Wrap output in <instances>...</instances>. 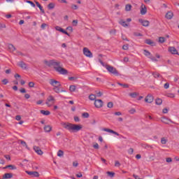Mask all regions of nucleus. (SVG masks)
I'll list each match as a JSON object with an SVG mask.
<instances>
[{
	"instance_id": "nucleus-52",
	"label": "nucleus",
	"mask_w": 179,
	"mask_h": 179,
	"mask_svg": "<svg viewBox=\"0 0 179 179\" xmlns=\"http://www.w3.org/2000/svg\"><path fill=\"white\" fill-rule=\"evenodd\" d=\"M166 163H171L173 162V159L171 157H168L166 159Z\"/></svg>"
},
{
	"instance_id": "nucleus-55",
	"label": "nucleus",
	"mask_w": 179,
	"mask_h": 179,
	"mask_svg": "<svg viewBox=\"0 0 179 179\" xmlns=\"http://www.w3.org/2000/svg\"><path fill=\"white\" fill-rule=\"evenodd\" d=\"M107 174H108V176H110V177H114L115 173L113 172H110V171H108Z\"/></svg>"
},
{
	"instance_id": "nucleus-56",
	"label": "nucleus",
	"mask_w": 179,
	"mask_h": 179,
	"mask_svg": "<svg viewBox=\"0 0 179 179\" xmlns=\"http://www.w3.org/2000/svg\"><path fill=\"white\" fill-rule=\"evenodd\" d=\"M129 155H132L134 153V148H129L128 150Z\"/></svg>"
},
{
	"instance_id": "nucleus-13",
	"label": "nucleus",
	"mask_w": 179,
	"mask_h": 179,
	"mask_svg": "<svg viewBox=\"0 0 179 179\" xmlns=\"http://www.w3.org/2000/svg\"><path fill=\"white\" fill-rule=\"evenodd\" d=\"M140 12L141 15H146L148 13V8H146V6H145V4H141Z\"/></svg>"
},
{
	"instance_id": "nucleus-46",
	"label": "nucleus",
	"mask_w": 179,
	"mask_h": 179,
	"mask_svg": "<svg viewBox=\"0 0 179 179\" xmlns=\"http://www.w3.org/2000/svg\"><path fill=\"white\" fill-rule=\"evenodd\" d=\"M170 87V83H166L164 85V89H169Z\"/></svg>"
},
{
	"instance_id": "nucleus-11",
	"label": "nucleus",
	"mask_w": 179,
	"mask_h": 179,
	"mask_svg": "<svg viewBox=\"0 0 179 179\" xmlns=\"http://www.w3.org/2000/svg\"><path fill=\"white\" fill-rule=\"evenodd\" d=\"M168 51L174 55H178V51L174 47H169Z\"/></svg>"
},
{
	"instance_id": "nucleus-6",
	"label": "nucleus",
	"mask_w": 179,
	"mask_h": 179,
	"mask_svg": "<svg viewBox=\"0 0 179 179\" xmlns=\"http://www.w3.org/2000/svg\"><path fill=\"white\" fill-rule=\"evenodd\" d=\"M56 72H58L59 75H68V70L64 68H55Z\"/></svg>"
},
{
	"instance_id": "nucleus-47",
	"label": "nucleus",
	"mask_w": 179,
	"mask_h": 179,
	"mask_svg": "<svg viewBox=\"0 0 179 179\" xmlns=\"http://www.w3.org/2000/svg\"><path fill=\"white\" fill-rule=\"evenodd\" d=\"M2 83L4 85H8L9 83V80L8 79H3L1 80Z\"/></svg>"
},
{
	"instance_id": "nucleus-62",
	"label": "nucleus",
	"mask_w": 179,
	"mask_h": 179,
	"mask_svg": "<svg viewBox=\"0 0 179 179\" xmlns=\"http://www.w3.org/2000/svg\"><path fill=\"white\" fill-rule=\"evenodd\" d=\"M15 120H16L17 121H20V120H22V117H21L20 115H17V116L15 117Z\"/></svg>"
},
{
	"instance_id": "nucleus-37",
	"label": "nucleus",
	"mask_w": 179,
	"mask_h": 179,
	"mask_svg": "<svg viewBox=\"0 0 179 179\" xmlns=\"http://www.w3.org/2000/svg\"><path fill=\"white\" fill-rule=\"evenodd\" d=\"M58 157H62L64 156V151L59 150L57 152Z\"/></svg>"
},
{
	"instance_id": "nucleus-33",
	"label": "nucleus",
	"mask_w": 179,
	"mask_h": 179,
	"mask_svg": "<svg viewBox=\"0 0 179 179\" xmlns=\"http://www.w3.org/2000/svg\"><path fill=\"white\" fill-rule=\"evenodd\" d=\"M162 103H163V100H162V99H157L155 101V103L157 106H160L162 104Z\"/></svg>"
},
{
	"instance_id": "nucleus-10",
	"label": "nucleus",
	"mask_w": 179,
	"mask_h": 179,
	"mask_svg": "<svg viewBox=\"0 0 179 179\" xmlns=\"http://www.w3.org/2000/svg\"><path fill=\"white\" fill-rule=\"evenodd\" d=\"M55 30H57V31H60V33H63V34H66V36H68L69 37V36H71L68 32H66V31H65L64 29H62L59 26H56Z\"/></svg>"
},
{
	"instance_id": "nucleus-30",
	"label": "nucleus",
	"mask_w": 179,
	"mask_h": 179,
	"mask_svg": "<svg viewBox=\"0 0 179 179\" xmlns=\"http://www.w3.org/2000/svg\"><path fill=\"white\" fill-rule=\"evenodd\" d=\"M89 99L91 100V101H96V95L92 94L89 96Z\"/></svg>"
},
{
	"instance_id": "nucleus-21",
	"label": "nucleus",
	"mask_w": 179,
	"mask_h": 179,
	"mask_svg": "<svg viewBox=\"0 0 179 179\" xmlns=\"http://www.w3.org/2000/svg\"><path fill=\"white\" fill-rule=\"evenodd\" d=\"M7 47H8L9 51H10L11 52H13V51H15L16 50V48H15L14 45L12 44H8L7 45Z\"/></svg>"
},
{
	"instance_id": "nucleus-19",
	"label": "nucleus",
	"mask_w": 179,
	"mask_h": 179,
	"mask_svg": "<svg viewBox=\"0 0 179 179\" xmlns=\"http://www.w3.org/2000/svg\"><path fill=\"white\" fill-rule=\"evenodd\" d=\"M52 130V127L50 125H45L44 127L45 132H51Z\"/></svg>"
},
{
	"instance_id": "nucleus-64",
	"label": "nucleus",
	"mask_w": 179,
	"mask_h": 179,
	"mask_svg": "<svg viewBox=\"0 0 179 179\" xmlns=\"http://www.w3.org/2000/svg\"><path fill=\"white\" fill-rule=\"evenodd\" d=\"M43 101H43V100H39V101H36V104H38V106H40V104H43Z\"/></svg>"
},
{
	"instance_id": "nucleus-1",
	"label": "nucleus",
	"mask_w": 179,
	"mask_h": 179,
	"mask_svg": "<svg viewBox=\"0 0 179 179\" xmlns=\"http://www.w3.org/2000/svg\"><path fill=\"white\" fill-rule=\"evenodd\" d=\"M62 127H64L65 129L69 131V132H79L83 128L82 124H75L72 123H61Z\"/></svg>"
},
{
	"instance_id": "nucleus-23",
	"label": "nucleus",
	"mask_w": 179,
	"mask_h": 179,
	"mask_svg": "<svg viewBox=\"0 0 179 179\" xmlns=\"http://www.w3.org/2000/svg\"><path fill=\"white\" fill-rule=\"evenodd\" d=\"M17 66L20 68H27V65H26V64H24L23 62H20L17 63Z\"/></svg>"
},
{
	"instance_id": "nucleus-50",
	"label": "nucleus",
	"mask_w": 179,
	"mask_h": 179,
	"mask_svg": "<svg viewBox=\"0 0 179 179\" xmlns=\"http://www.w3.org/2000/svg\"><path fill=\"white\" fill-rule=\"evenodd\" d=\"M6 25L5 24L0 23V30H2V29H6Z\"/></svg>"
},
{
	"instance_id": "nucleus-42",
	"label": "nucleus",
	"mask_w": 179,
	"mask_h": 179,
	"mask_svg": "<svg viewBox=\"0 0 179 179\" xmlns=\"http://www.w3.org/2000/svg\"><path fill=\"white\" fill-rule=\"evenodd\" d=\"M114 107V103L113 102H108L107 104L108 108H113Z\"/></svg>"
},
{
	"instance_id": "nucleus-4",
	"label": "nucleus",
	"mask_w": 179,
	"mask_h": 179,
	"mask_svg": "<svg viewBox=\"0 0 179 179\" xmlns=\"http://www.w3.org/2000/svg\"><path fill=\"white\" fill-rule=\"evenodd\" d=\"M55 103V98L52 95H50L45 101V104L48 107H52Z\"/></svg>"
},
{
	"instance_id": "nucleus-49",
	"label": "nucleus",
	"mask_w": 179,
	"mask_h": 179,
	"mask_svg": "<svg viewBox=\"0 0 179 179\" xmlns=\"http://www.w3.org/2000/svg\"><path fill=\"white\" fill-rule=\"evenodd\" d=\"M129 48V46L128 45V44L124 45L122 46V50H128Z\"/></svg>"
},
{
	"instance_id": "nucleus-57",
	"label": "nucleus",
	"mask_w": 179,
	"mask_h": 179,
	"mask_svg": "<svg viewBox=\"0 0 179 179\" xmlns=\"http://www.w3.org/2000/svg\"><path fill=\"white\" fill-rule=\"evenodd\" d=\"M73 167H78V166H79V163H78V162H73Z\"/></svg>"
},
{
	"instance_id": "nucleus-61",
	"label": "nucleus",
	"mask_w": 179,
	"mask_h": 179,
	"mask_svg": "<svg viewBox=\"0 0 179 179\" xmlns=\"http://www.w3.org/2000/svg\"><path fill=\"white\" fill-rule=\"evenodd\" d=\"M115 115H117L118 117H120V115H122V113L121 112H115L114 113Z\"/></svg>"
},
{
	"instance_id": "nucleus-36",
	"label": "nucleus",
	"mask_w": 179,
	"mask_h": 179,
	"mask_svg": "<svg viewBox=\"0 0 179 179\" xmlns=\"http://www.w3.org/2000/svg\"><path fill=\"white\" fill-rule=\"evenodd\" d=\"M7 169H10V170H16L17 168L15 165H8L6 166Z\"/></svg>"
},
{
	"instance_id": "nucleus-22",
	"label": "nucleus",
	"mask_w": 179,
	"mask_h": 179,
	"mask_svg": "<svg viewBox=\"0 0 179 179\" xmlns=\"http://www.w3.org/2000/svg\"><path fill=\"white\" fill-rule=\"evenodd\" d=\"M119 23L123 27H128V24L124 20H120L119 21Z\"/></svg>"
},
{
	"instance_id": "nucleus-38",
	"label": "nucleus",
	"mask_w": 179,
	"mask_h": 179,
	"mask_svg": "<svg viewBox=\"0 0 179 179\" xmlns=\"http://www.w3.org/2000/svg\"><path fill=\"white\" fill-rule=\"evenodd\" d=\"M70 92H75L76 90V86L75 85H71L69 87Z\"/></svg>"
},
{
	"instance_id": "nucleus-40",
	"label": "nucleus",
	"mask_w": 179,
	"mask_h": 179,
	"mask_svg": "<svg viewBox=\"0 0 179 179\" xmlns=\"http://www.w3.org/2000/svg\"><path fill=\"white\" fill-rule=\"evenodd\" d=\"M21 145H22V146H24V148H26V149H29V147L27 146V144L23 141H20Z\"/></svg>"
},
{
	"instance_id": "nucleus-58",
	"label": "nucleus",
	"mask_w": 179,
	"mask_h": 179,
	"mask_svg": "<svg viewBox=\"0 0 179 179\" xmlns=\"http://www.w3.org/2000/svg\"><path fill=\"white\" fill-rule=\"evenodd\" d=\"M74 121L76 122H79V121H80V119H79V117L76 116V117H74Z\"/></svg>"
},
{
	"instance_id": "nucleus-54",
	"label": "nucleus",
	"mask_w": 179,
	"mask_h": 179,
	"mask_svg": "<svg viewBox=\"0 0 179 179\" xmlns=\"http://www.w3.org/2000/svg\"><path fill=\"white\" fill-rule=\"evenodd\" d=\"M73 26H78V20H74L72 22Z\"/></svg>"
},
{
	"instance_id": "nucleus-48",
	"label": "nucleus",
	"mask_w": 179,
	"mask_h": 179,
	"mask_svg": "<svg viewBox=\"0 0 179 179\" xmlns=\"http://www.w3.org/2000/svg\"><path fill=\"white\" fill-rule=\"evenodd\" d=\"M134 35L136 36V37H142V34L138 33V32H134Z\"/></svg>"
},
{
	"instance_id": "nucleus-63",
	"label": "nucleus",
	"mask_w": 179,
	"mask_h": 179,
	"mask_svg": "<svg viewBox=\"0 0 179 179\" xmlns=\"http://www.w3.org/2000/svg\"><path fill=\"white\" fill-rule=\"evenodd\" d=\"M41 27L43 29H45V27H47V24H45V23L42 24Z\"/></svg>"
},
{
	"instance_id": "nucleus-35",
	"label": "nucleus",
	"mask_w": 179,
	"mask_h": 179,
	"mask_svg": "<svg viewBox=\"0 0 179 179\" xmlns=\"http://www.w3.org/2000/svg\"><path fill=\"white\" fill-rule=\"evenodd\" d=\"M48 9H54L55 8V3H50L48 6Z\"/></svg>"
},
{
	"instance_id": "nucleus-25",
	"label": "nucleus",
	"mask_w": 179,
	"mask_h": 179,
	"mask_svg": "<svg viewBox=\"0 0 179 179\" xmlns=\"http://www.w3.org/2000/svg\"><path fill=\"white\" fill-rule=\"evenodd\" d=\"M99 62L101 63V65L102 66H103V68H111V66H108L107 64L103 62V61H101V59H99Z\"/></svg>"
},
{
	"instance_id": "nucleus-44",
	"label": "nucleus",
	"mask_w": 179,
	"mask_h": 179,
	"mask_svg": "<svg viewBox=\"0 0 179 179\" xmlns=\"http://www.w3.org/2000/svg\"><path fill=\"white\" fill-rule=\"evenodd\" d=\"M26 2H27V3H30L31 6H32V8H36V4H34V3H33V1L27 0Z\"/></svg>"
},
{
	"instance_id": "nucleus-60",
	"label": "nucleus",
	"mask_w": 179,
	"mask_h": 179,
	"mask_svg": "<svg viewBox=\"0 0 179 179\" xmlns=\"http://www.w3.org/2000/svg\"><path fill=\"white\" fill-rule=\"evenodd\" d=\"M28 85L29 87H34V83L33 82H29Z\"/></svg>"
},
{
	"instance_id": "nucleus-41",
	"label": "nucleus",
	"mask_w": 179,
	"mask_h": 179,
	"mask_svg": "<svg viewBox=\"0 0 179 179\" xmlns=\"http://www.w3.org/2000/svg\"><path fill=\"white\" fill-rule=\"evenodd\" d=\"M161 143L162 145H166L167 143V139L166 138H162L161 139Z\"/></svg>"
},
{
	"instance_id": "nucleus-3",
	"label": "nucleus",
	"mask_w": 179,
	"mask_h": 179,
	"mask_svg": "<svg viewBox=\"0 0 179 179\" xmlns=\"http://www.w3.org/2000/svg\"><path fill=\"white\" fill-rule=\"evenodd\" d=\"M45 66H53V68H62V64L61 62L56 59H44L43 62Z\"/></svg>"
},
{
	"instance_id": "nucleus-8",
	"label": "nucleus",
	"mask_w": 179,
	"mask_h": 179,
	"mask_svg": "<svg viewBox=\"0 0 179 179\" xmlns=\"http://www.w3.org/2000/svg\"><path fill=\"white\" fill-rule=\"evenodd\" d=\"M106 69L111 75H114L115 76H118V75H120V73L115 68H107Z\"/></svg>"
},
{
	"instance_id": "nucleus-53",
	"label": "nucleus",
	"mask_w": 179,
	"mask_h": 179,
	"mask_svg": "<svg viewBox=\"0 0 179 179\" xmlns=\"http://www.w3.org/2000/svg\"><path fill=\"white\" fill-rule=\"evenodd\" d=\"M115 167H120V166H121V164L120 163V162L115 161Z\"/></svg>"
},
{
	"instance_id": "nucleus-14",
	"label": "nucleus",
	"mask_w": 179,
	"mask_h": 179,
	"mask_svg": "<svg viewBox=\"0 0 179 179\" xmlns=\"http://www.w3.org/2000/svg\"><path fill=\"white\" fill-rule=\"evenodd\" d=\"M153 100H154V98H153V96L150 95V94H148L145 98V103H153Z\"/></svg>"
},
{
	"instance_id": "nucleus-51",
	"label": "nucleus",
	"mask_w": 179,
	"mask_h": 179,
	"mask_svg": "<svg viewBox=\"0 0 179 179\" xmlns=\"http://www.w3.org/2000/svg\"><path fill=\"white\" fill-rule=\"evenodd\" d=\"M93 148H94V149H99V143H94Z\"/></svg>"
},
{
	"instance_id": "nucleus-34",
	"label": "nucleus",
	"mask_w": 179,
	"mask_h": 179,
	"mask_svg": "<svg viewBox=\"0 0 179 179\" xmlns=\"http://www.w3.org/2000/svg\"><path fill=\"white\" fill-rule=\"evenodd\" d=\"M71 8L73 9V10H78V9H79V6H78L76 4H71Z\"/></svg>"
},
{
	"instance_id": "nucleus-39",
	"label": "nucleus",
	"mask_w": 179,
	"mask_h": 179,
	"mask_svg": "<svg viewBox=\"0 0 179 179\" xmlns=\"http://www.w3.org/2000/svg\"><path fill=\"white\" fill-rule=\"evenodd\" d=\"M166 41V38L164 37H159V43L163 44Z\"/></svg>"
},
{
	"instance_id": "nucleus-5",
	"label": "nucleus",
	"mask_w": 179,
	"mask_h": 179,
	"mask_svg": "<svg viewBox=\"0 0 179 179\" xmlns=\"http://www.w3.org/2000/svg\"><path fill=\"white\" fill-rule=\"evenodd\" d=\"M83 55L87 57V58H92L93 57V53L87 48H84L83 49Z\"/></svg>"
},
{
	"instance_id": "nucleus-7",
	"label": "nucleus",
	"mask_w": 179,
	"mask_h": 179,
	"mask_svg": "<svg viewBox=\"0 0 179 179\" xmlns=\"http://www.w3.org/2000/svg\"><path fill=\"white\" fill-rule=\"evenodd\" d=\"M96 108H101L103 107L104 103L101 99H96L94 103Z\"/></svg>"
},
{
	"instance_id": "nucleus-24",
	"label": "nucleus",
	"mask_w": 179,
	"mask_h": 179,
	"mask_svg": "<svg viewBox=\"0 0 179 179\" xmlns=\"http://www.w3.org/2000/svg\"><path fill=\"white\" fill-rule=\"evenodd\" d=\"M13 177V174H12V173H5L3 176V179H5V178H12Z\"/></svg>"
},
{
	"instance_id": "nucleus-27",
	"label": "nucleus",
	"mask_w": 179,
	"mask_h": 179,
	"mask_svg": "<svg viewBox=\"0 0 179 179\" xmlns=\"http://www.w3.org/2000/svg\"><path fill=\"white\" fill-rule=\"evenodd\" d=\"M35 3L38 6V8L40 9L41 11H42L43 13H44V9H43V6L38 3V1H35Z\"/></svg>"
},
{
	"instance_id": "nucleus-43",
	"label": "nucleus",
	"mask_w": 179,
	"mask_h": 179,
	"mask_svg": "<svg viewBox=\"0 0 179 179\" xmlns=\"http://www.w3.org/2000/svg\"><path fill=\"white\" fill-rule=\"evenodd\" d=\"M82 117H83V118H89L90 115H89L88 113H83L82 114Z\"/></svg>"
},
{
	"instance_id": "nucleus-45",
	"label": "nucleus",
	"mask_w": 179,
	"mask_h": 179,
	"mask_svg": "<svg viewBox=\"0 0 179 179\" xmlns=\"http://www.w3.org/2000/svg\"><path fill=\"white\" fill-rule=\"evenodd\" d=\"M117 85H119L120 86H122V87H124V89L129 87V86L127 84H122V83H118Z\"/></svg>"
},
{
	"instance_id": "nucleus-20",
	"label": "nucleus",
	"mask_w": 179,
	"mask_h": 179,
	"mask_svg": "<svg viewBox=\"0 0 179 179\" xmlns=\"http://www.w3.org/2000/svg\"><path fill=\"white\" fill-rule=\"evenodd\" d=\"M173 16H174V14H173V12L171 11H169L166 14V19H173Z\"/></svg>"
},
{
	"instance_id": "nucleus-9",
	"label": "nucleus",
	"mask_w": 179,
	"mask_h": 179,
	"mask_svg": "<svg viewBox=\"0 0 179 179\" xmlns=\"http://www.w3.org/2000/svg\"><path fill=\"white\" fill-rule=\"evenodd\" d=\"M138 22L144 27H148L149 24H150V22L149 21L146 20L139 19Z\"/></svg>"
},
{
	"instance_id": "nucleus-29",
	"label": "nucleus",
	"mask_w": 179,
	"mask_h": 179,
	"mask_svg": "<svg viewBox=\"0 0 179 179\" xmlns=\"http://www.w3.org/2000/svg\"><path fill=\"white\" fill-rule=\"evenodd\" d=\"M143 54L144 55H145V57H148V58H152V55L150 53L149 51L145 50Z\"/></svg>"
},
{
	"instance_id": "nucleus-32",
	"label": "nucleus",
	"mask_w": 179,
	"mask_h": 179,
	"mask_svg": "<svg viewBox=\"0 0 179 179\" xmlns=\"http://www.w3.org/2000/svg\"><path fill=\"white\" fill-rule=\"evenodd\" d=\"M131 9H132V6L130 4H127L125 6V10L127 12H129L131 10Z\"/></svg>"
},
{
	"instance_id": "nucleus-18",
	"label": "nucleus",
	"mask_w": 179,
	"mask_h": 179,
	"mask_svg": "<svg viewBox=\"0 0 179 179\" xmlns=\"http://www.w3.org/2000/svg\"><path fill=\"white\" fill-rule=\"evenodd\" d=\"M145 44H148V45H152V47L156 45V44L155 43V42H153V41L150 40V39H146L145 41Z\"/></svg>"
},
{
	"instance_id": "nucleus-16",
	"label": "nucleus",
	"mask_w": 179,
	"mask_h": 179,
	"mask_svg": "<svg viewBox=\"0 0 179 179\" xmlns=\"http://www.w3.org/2000/svg\"><path fill=\"white\" fill-rule=\"evenodd\" d=\"M29 176H32V177H40V173L37 171H27Z\"/></svg>"
},
{
	"instance_id": "nucleus-2",
	"label": "nucleus",
	"mask_w": 179,
	"mask_h": 179,
	"mask_svg": "<svg viewBox=\"0 0 179 179\" xmlns=\"http://www.w3.org/2000/svg\"><path fill=\"white\" fill-rule=\"evenodd\" d=\"M49 84L52 86V90L55 92V93L59 94L66 92V91L62 89V85H61V83L55 79H50Z\"/></svg>"
},
{
	"instance_id": "nucleus-17",
	"label": "nucleus",
	"mask_w": 179,
	"mask_h": 179,
	"mask_svg": "<svg viewBox=\"0 0 179 179\" xmlns=\"http://www.w3.org/2000/svg\"><path fill=\"white\" fill-rule=\"evenodd\" d=\"M161 121L164 124H170L171 122V120L167 117H162Z\"/></svg>"
},
{
	"instance_id": "nucleus-59",
	"label": "nucleus",
	"mask_w": 179,
	"mask_h": 179,
	"mask_svg": "<svg viewBox=\"0 0 179 179\" xmlns=\"http://www.w3.org/2000/svg\"><path fill=\"white\" fill-rule=\"evenodd\" d=\"M153 76L154 78H159V76H160V74L159 73H154Z\"/></svg>"
},
{
	"instance_id": "nucleus-28",
	"label": "nucleus",
	"mask_w": 179,
	"mask_h": 179,
	"mask_svg": "<svg viewBox=\"0 0 179 179\" xmlns=\"http://www.w3.org/2000/svg\"><path fill=\"white\" fill-rule=\"evenodd\" d=\"M41 113L43 114V115H50V114H51V112H50L49 110H41Z\"/></svg>"
},
{
	"instance_id": "nucleus-12",
	"label": "nucleus",
	"mask_w": 179,
	"mask_h": 179,
	"mask_svg": "<svg viewBox=\"0 0 179 179\" xmlns=\"http://www.w3.org/2000/svg\"><path fill=\"white\" fill-rule=\"evenodd\" d=\"M34 152H36L37 153V155H39V156L43 155V150H41V149H40V147L34 145Z\"/></svg>"
},
{
	"instance_id": "nucleus-31",
	"label": "nucleus",
	"mask_w": 179,
	"mask_h": 179,
	"mask_svg": "<svg viewBox=\"0 0 179 179\" xmlns=\"http://www.w3.org/2000/svg\"><path fill=\"white\" fill-rule=\"evenodd\" d=\"M139 94H138L137 92H133V93H130L129 94V96H130V97H131L132 99H136V97Z\"/></svg>"
},
{
	"instance_id": "nucleus-15",
	"label": "nucleus",
	"mask_w": 179,
	"mask_h": 179,
	"mask_svg": "<svg viewBox=\"0 0 179 179\" xmlns=\"http://www.w3.org/2000/svg\"><path fill=\"white\" fill-rule=\"evenodd\" d=\"M102 131H104L105 132H108L109 134H113L114 135H117V136H120V134H118L116 131H114V130H112L110 129H103Z\"/></svg>"
},
{
	"instance_id": "nucleus-26",
	"label": "nucleus",
	"mask_w": 179,
	"mask_h": 179,
	"mask_svg": "<svg viewBox=\"0 0 179 179\" xmlns=\"http://www.w3.org/2000/svg\"><path fill=\"white\" fill-rule=\"evenodd\" d=\"M166 97H169L170 99H174V97H176V94L169 92L166 94Z\"/></svg>"
}]
</instances>
